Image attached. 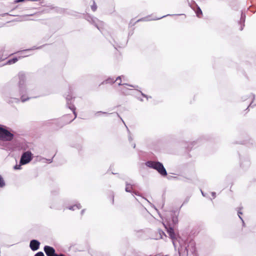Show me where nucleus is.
I'll use <instances>...</instances> for the list:
<instances>
[{
    "instance_id": "21",
    "label": "nucleus",
    "mask_w": 256,
    "mask_h": 256,
    "mask_svg": "<svg viewBox=\"0 0 256 256\" xmlns=\"http://www.w3.org/2000/svg\"><path fill=\"white\" fill-rule=\"evenodd\" d=\"M251 95L252 96V101L250 103V104H249V106H248L247 108H248L250 107H252V102H254V98H255V95L254 94H251Z\"/></svg>"
},
{
    "instance_id": "13",
    "label": "nucleus",
    "mask_w": 256,
    "mask_h": 256,
    "mask_svg": "<svg viewBox=\"0 0 256 256\" xmlns=\"http://www.w3.org/2000/svg\"><path fill=\"white\" fill-rule=\"evenodd\" d=\"M246 20V15L242 12H241V17L240 20V30H242L244 28V22Z\"/></svg>"
},
{
    "instance_id": "11",
    "label": "nucleus",
    "mask_w": 256,
    "mask_h": 256,
    "mask_svg": "<svg viewBox=\"0 0 256 256\" xmlns=\"http://www.w3.org/2000/svg\"><path fill=\"white\" fill-rule=\"evenodd\" d=\"M44 250L46 256H52L56 253L55 249L49 246H45L44 248Z\"/></svg>"
},
{
    "instance_id": "43",
    "label": "nucleus",
    "mask_w": 256,
    "mask_h": 256,
    "mask_svg": "<svg viewBox=\"0 0 256 256\" xmlns=\"http://www.w3.org/2000/svg\"><path fill=\"white\" fill-rule=\"evenodd\" d=\"M140 101H142V100H143L142 98L140 99Z\"/></svg>"
},
{
    "instance_id": "23",
    "label": "nucleus",
    "mask_w": 256,
    "mask_h": 256,
    "mask_svg": "<svg viewBox=\"0 0 256 256\" xmlns=\"http://www.w3.org/2000/svg\"><path fill=\"white\" fill-rule=\"evenodd\" d=\"M91 8L93 12H94L96 10L97 8V6L94 2V4L92 6Z\"/></svg>"
},
{
    "instance_id": "41",
    "label": "nucleus",
    "mask_w": 256,
    "mask_h": 256,
    "mask_svg": "<svg viewBox=\"0 0 256 256\" xmlns=\"http://www.w3.org/2000/svg\"><path fill=\"white\" fill-rule=\"evenodd\" d=\"M160 232H162L163 234H164V232L160 230Z\"/></svg>"
},
{
    "instance_id": "1",
    "label": "nucleus",
    "mask_w": 256,
    "mask_h": 256,
    "mask_svg": "<svg viewBox=\"0 0 256 256\" xmlns=\"http://www.w3.org/2000/svg\"><path fill=\"white\" fill-rule=\"evenodd\" d=\"M18 85L10 89V98L16 100H18L16 97L20 96L21 101L24 102L32 97L27 96L25 98V96L28 93V88L26 85V76L25 74L22 72H20L18 73ZM36 97L34 96L33 98Z\"/></svg>"
},
{
    "instance_id": "6",
    "label": "nucleus",
    "mask_w": 256,
    "mask_h": 256,
    "mask_svg": "<svg viewBox=\"0 0 256 256\" xmlns=\"http://www.w3.org/2000/svg\"><path fill=\"white\" fill-rule=\"evenodd\" d=\"M85 18L90 23L94 25L101 32L102 27L104 26V22L98 20L97 18L93 17L89 14L85 16Z\"/></svg>"
},
{
    "instance_id": "22",
    "label": "nucleus",
    "mask_w": 256,
    "mask_h": 256,
    "mask_svg": "<svg viewBox=\"0 0 256 256\" xmlns=\"http://www.w3.org/2000/svg\"><path fill=\"white\" fill-rule=\"evenodd\" d=\"M22 164H21L20 163L19 164H16L14 166V170H20L22 168L21 166Z\"/></svg>"
},
{
    "instance_id": "28",
    "label": "nucleus",
    "mask_w": 256,
    "mask_h": 256,
    "mask_svg": "<svg viewBox=\"0 0 256 256\" xmlns=\"http://www.w3.org/2000/svg\"><path fill=\"white\" fill-rule=\"evenodd\" d=\"M24 0H14V2L15 4H16V3H18V2H23Z\"/></svg>"
},
{
    "instance_id": "19",
    "label": "nucleus",
    "mask_w": 256,
    "mask_h": 256,
    "mask_svg": "<svg viewBox=\"0 0 256 256\" xmlns=\"http://www.w3.org/2000/svg\"><path fill=\"white\" fill-rule=\"evenodd\" d=\"M6 182L2 178V176L0 174V188H3L5 186Z\"/></svg>"
},
{
    "instance_id": "18",
    "label": "nucleus",
    "mask_w": 256,
    "mask_h": 256,
    "mask_svg": "<svg viewBox=\"0 0 256 256\" xmlns=\"http://www.w3.org/2000/svg\"><path fill=\"white\" fill-rule=\"evenodd\" d=\"M116 82V80H114V78H108L106 80L102 82V84H113Z\"/></svg>"
},
{
    "instance_id": "8",
    "label": "nucleus",
    "mask_w": 256,
    "mask_h": 256,
    "mask_svg": "<svg viewBox=\"0 0 256 256\" xmlns=\"http://www.w3.org/2000/svg\"><path fill=\"white\" fill-rule=\"evenodd\" d=\"M40 242L37 240H32L30 242V248L32 251L35 252L40 248Z\"/></svg>"
},
{
    "instance_id": "29",
    "label": "nucleus",
    "mask_w": 256,
    "mask_h": 256,
    "mask_svg": "<svg viewBox=\"0 0 256 256\" xmlns=\"http://www.w3.org/2000/svg\"><path fill=\"white\" fill-rule=\"evenodd\" d=\"M132 193L133 194H134L136 196H140V194H139L138 192L132 191Z\"/></svg>"
},
{
    "instance_id": "4",
    "label": "nucleus",
    "mask_w": 256,
    "mask_h": 256,
    "mask_svg": "<svg viewBox=\"0 0 256 256\" xmlns=\"http://www.w3.org/2000/svg\"><path fill=\"white\" fill-rule=\"evenodd\" d=\"M10 128L0 124V140L10 142L14 138V134L10 130Z\"/></svg>"
},
{
    "instance_id": "24",
    "label": "nucleus",
    "mask_w": 256,
    "mask_h": 256,
    "mask_svg": "<svg viewBox=\"0 0 256 256\" xmlns=\"http://www.w3.org/2000/svg\"><path fill=\"white\" fill-rule=\"evenodd\" d=\"M34 256H44V254L42 252H36Z\"/></svg>"
},
{
    "instance_id": "3",
    "label": "nucleus",
    "mask_w": 256,
    "mask_h": 256,
    "mask_svg": "<svg viewBox=\"0 0 256 256\" xmlns=\"http://www.w3.org/2000/svg\"><path fill=\"white\" fill-rule=\"evenodd\" d=\"M146 166L156 170L162 176L166 177L168 175L167 171L162 163L158 161L148 160L145 162Z\"/></svg>"
},
{
    "instance_id": "17",
    "label": "nucleus",
    "mask_w": 256,
    "mask_h": 256,
    "mask_svg": "<svg viewBox=\"0 0 256 256\" xmlns=\"http://www.w3.org/2000/svg\"><path fill=\"white\" fill-rule=\"evenodd\" d=\"M81 208H82V206H81L80 204L78 203V204H74L73 206H69L67 208L70 210H74L76 208L79 210Z\"/></svg>"
},
{
    "instance_id": "9",
    "label": "nucleus",
    "mask_w": 256,
    "mask_h": 256,
    "mask_svg": "<svg viewBox=\"0 0 256 256\" xmlns=\"http://www.w3.org/2000/svg\"><path fill=\"white\" fill-rule=\"evenodd\" d=\"M174 14H166V15L160 17H154V18H150V16H149L146 17H144V18H143L138 20H137V22H140V21H150V20H160L163 18L166 17L167 16H174ZM175 15L176 16H180V15H184V14H175Z\"/></svg>"
},
{
    "instance_id": "7",
    "label": "nucleus",
    "mask_w": 256,
    "mask_h": 256,
    "mask_svg": "<svg viewBox=\"0 0 256 256\" xmlns=\"http://www.w3.org/2000/svg\"><path fill=\"white\" fill-rule=\"evenodd\" d=\"M32 159V154L30 151L24 152L21 156L20 162L21 164H26Z\"/></svg>"
},
{
    "instance_id": "14",
    "label": "nucleus",
    "mask_w": 256,
    "mask_h": 256,
    "mask_svg": "<svg viewBox=\"0 0 256 256\" xmlns=\"http://www.w3.org/2000/svg\"><path fill=\"white\" fill-rule=\"evenodd\" d=\"M122 76H118L116 79L115 80H116V81L117 80H120V82L118 83V86H124V85H126V86H130V87H132L133 88H134L136 90V88H138V86H136V85H130V84H122L121 82V78H122Z\"/></svg>"
},
{
    "instance_id": "36",
    "label": "nucleus",
    "mask_w": 256,
    "mask_h": 256,
    "mask_svg": "<svg viewBox=\"0 0 256 256\" xmlns=\"http://www.w3.org/2000/svg\"><path fill=\"white\" fill-rule=\"evenodd\" d=\"M84 212H85V210L84 209H83L81 210V212H80V214L82 215L84 214Z\"/></svg>"
},
{
    "instance_id": "37",
    "label": "nucleus",
    "mask_w": 256,
    "mask_h": 256,
    "mask_svg": "<svg viewBox=\"0 0 256 256\" xmlns=\"http://www.w3.org/2000/svg\"><path fill=\"white\" fill-rule=\"evenodd\" d=\"M128 140L130 141H132V136H128Z\"/></svg>"
},
{
    "instance_id": "2",
    "label": "nucleus",
    "mask_w": 256,
    "mask_h": 256,
    "mask_svg": "<svg viewBox=\"0 0 256 256\" xmlns=\"http://www.w3.org/2000/svg\"><path fill=\"white\" fill-rule=\"evenodd\" d=\"M178 213L176 212H172L170 216H167L163 224L166 229L170 238L174 241L176 239L174 228L178 223Z\"/></svg>"
},
{
    "instance_id": "35",
    "label": "nucleus",
    "mask_w": 256,
    "mask_h": 256,
    "mask_svg": "<svg viewBox=\"0 0 256 256\" xmlns=\"http://www.w3.org/2000/svg\"><path fill=\"white\" fill-rule=\"evenodd\" d=\"M16 80V78H14L12 80L10 81V83H12V82H14Z\"/></svg>"
},
{
    "instance_id": "10",
    "label": "nucleus",
    "mask_w": 256,
    "mask_h": 256,
    "mask_svg": "<svg viewBox=\"0 0 256 256\" xmlns=\"http://www.w3.org/2000/svg\"><path fill=\"white\" fill-rule=\"evenodd\" d=\"M250 162L248 158H240V166L244 170L247 169L250 166Z\"/></svg>"
},
{
    "instance_id": "40",
    "label": "nucleus",
    "mask_w": 256,
    "mask_h": 256,
    "mask_svg": "<svg viewBox=\"0 0 256 256\" xmlns=\"http://www.w3.org/2000/svg\"><path fill=\"white\" fill-rule=\"evenodd\" d=\"M59 256H65L64 254H60Z\"/></svg>"
},
{
    "instance_id": "46",
    "label": "nucleus",
    "mask_w": 256,
    "mask_h": 256,
    "mask_svg": "<svg viewBox=\"0 0 256 256\" xmlns=\"http://www.w3.org/2000/svg\"><path fill=\"white\" fill-rule=\"evenodd\" d=\"M150 256H151V255H150Z\"/></svg>"
},
{
    "instance_id": "42",
    "label": "nucleus",
    "mask_w": 256,
    "mask_h": 256,
    "mask_svg": "<svg viewBox=\"0 0 256 256\" xmlns=\"http://www.w3.org/2000/svg\"><path fill=\"white\" fill-rule=\"evenodd\" d=\"M126 128H127L128 131V132H129V130L128 129V127H127V126H126Z\"/></svg>"
},
{
    "instance_id": "45",
    "label": "nucleus",
    "mask_w": 256,
    "mask_h": 256,
    "mask_svg": "<svg viewBox=\"0 0 256 256\" xmlns=\"http://www.w3.org/2000/svg\"><path fill=\"white\" fill-rule=\"evenodd\" d=\"M142 230H138V232H141ZM138 232V231H137Z\"/></svg>"
},
{
    "instance_id": "39",
    "label": "nucleus",
    "mask_w": 256,
    "mask_h": 256,
    "mask_svg": "<svg viewBox=\"0 0 256 256\" xmlns=\"http://www.w3.org/2000/svg\"><path fill=\"white\" fill-rule=\"evenodd\" d=\"M132 146L134 148H135V147H136V144H133Z\"/></svg>"
},
{
    "instance_id": "12",
    "label": "nucleus",
    "mask_w": 256,
    "mask_h": 256,
    "mask_svg": "<svg viewBox=\"0 0 256 256\" xmlns=\"http://www.w3.org/2000/svg\"><path fill=\"white\" fill-rule=\"evenodd\" d=\"M194 4H195V6H196V9L194 10V7L192 6V5L190 6V7L194 10L196 14V16L198 18H200L202 14V10L200 9V6H198L197 5V4L194 2Z\"/></svg>"
},
{
    "instance_id": "33",
    "label": "nucleus",
    "mask_w": 256,
    "mask_h": 256,
    "mask_svg": "<svg viewBox=\"0 0 256 256\" xmlns=\"http://www.w3.org/2000/svg\"><path fill=\"white\" fill-rule=\"evenodd\" d=\"M70 116V114L66 115L63 117V119H66V118H69Z\"/></svg>"
},
{
    "instance_id": "34",
    "label": "nucleus",
    "mask_w": 256,
    "mask_h": 256,
    "mask_svg": "<svg viewBox=\"0 0 256 256\" xmlns=\"http://www.w3.org/2000/svg\"><path fill=\"white\" fill-rule=\"evenodd\" d=\"M200 191H201V193H202V196H204V197L206 196V194L204 193V192L203 191H202V190H200Z\"/></svg>"
},
{
    "instance_id": "31",
    "label": "nucleus",
    "mask_w": 256,
    "mask_h": 256,
    "mask_svg": "<svg viewBox=\"0 0 256 256\" xmlns=\"http://www.w3.org/2000/svg\"><path fill=\"white\" fill-rule=\"evenodd\" d=\"M212 195L214 198L216 197V193L215 192H212Z\"/></svg>"
},
{
    "instance_id": "27",
    "label": "nucleus",
    "mask_w": 256,
    "mask_h": 256,
    "mask_svg": "<svg viewBox=\"0 0 256 256\" xmlns=\"http://www.w3.org/2000/svg\"><path fill=\"white\" fill-rule=\"evenodd\" d=\"M138 91L140 92L141 95H142V96H144V98H146V99H147V100H148V98H149V97H148L147 95H146V94H144V93H143L142 92H141L140 90H138Z\"/></svg>"
},
{
    "instance_id": "26",
    "label": "nucleus",
    "mask_w": 256,
    "mask_h": 256,
    "mask_svg": "<svg viewBox=\"0 0 256 256\" xmlns=\"http://www.w3.org/2000/svg\"><path fill=\"white\" fill-rule=\"evenodd\" d=\"M108 114L106 112H103L102 111L98 112L95 114L96 116H98L99 114Z\"/></svg>"
},
{
    "instance_id": "25",
    "label": "nucleus",
    "mask_w": 256,
    "mask_h": 256,
    "mask_svg": "<svg viewBox=\"0 0 256 256\" xmlns=\"http://www.w3.org/2000/svg\"><path fill=\"white\" fill-rule=\"evenodd\" d=\"M42 46H39V47H36V46H33L31 48L24 50V51L31 50H36V49H39V48H42Z\"/></svg>"
},
{
    "instance_id": "16",
    "label": "nucleus",
    "mask_w": 256,
    "mask_h": 256,
    "mask_svg": "<svg viewBox=\"0 0 256 256\" xmlns=\"http://www.w3.org/2000/svg\"><path fill=\"white\" fill-rule=\"evenodd\" d=\"M132 190H133V185L128 183V182H126V188L125 190L128 192H132Z\"/></svg>"
},
{
    "instance_id": "30",
    "label": "nucleus",
    "mask_w": 256,
    "mask_h": 256,
    "mask_svg": "<svg viewBox=\"0 0 256 256\" xmlns=\"http://www.w3.org/2000/svg\"><path fill=\"white\" fill-rule=\"evenodd\" d=\"M189 198H187L184 200V202L183 204H184L187 203V202H188V200H189Z\"/></svg>"
},
{
    "instance_id": "15",
    "label": "nucleus",
    "mask_w": 256,
    "mask_h": 256,
    "mask_svg": "<svg viewBox=\"0 0 256 256\" xmlns=\"http://www.w3.org/2000/svg\"><path fill=\"white\" fill-rule=\"evenodd\" d=\"M18 60V58L16 57H14L12 58H10L8 60L6 63L1 64H0V67L2 66L6 65V64H13L16 63Z\"/></svg>"
},
{
    "instance_id": "20",
    "label": "nucleus",
    "mask_w": 256,
    "mask_h": 256,
    "mask_svg": "<svg viewBox=\"0 0 256 256\" xmlns=\"http://www.w3.org/2000/svg\"><path fill=\"white\" fill-rule=\"evenodd\" d=\"M238 217L242 221V226H244V221L242 219V218L240 216V214H242V212L240 211H238Z\"/></svg>"
},
{
    "instance_id": "32",
    "label": "nucleus",
    "mask_w": 256,
    "mask_h": 256,
    "mask_svg": "<svg viewBox=\"0 0 256 256\" xmlns=\"http://www.w3.org/2000/svg\"><path fill=\"white\" fill-rule=\"evenodd\" d=\"M46 160L48 161V163H52V158L50 159H46Z\"/></svg>"
},
{
    "instance_id": "44",
    "label": "nucleus",
    "mask_w": 256,
    "mask_h": 256,
    "mask_svg": "<svg viewBox=\"0 0 256 256\" xmlns=\"http://www.w3.org/2000/svg\"><path fill=\"white\" fill-rule=\"evenodd\" d=\"M164 206V204L163 203V204H162V207H163V206Z\"/></svg>"
},
{
    "instance_id": "38",
    "label": "nucleus",
    "mask_w": 256,
    "mask_h": 256,
    "mask_svg": "<svg viewBox=\"0 0 256 256\" xmlns=\"http://www.w3.org/2000/svg\"><path fill=\"white\" fill-rule=\"evenodd\" d=\"M52 256H59V255H58V254H56H56H53V255H52Z\"/></svg>"
},
{
    "instance_id": "5",
    "label": "nucleus",
    "mask_w": 256,
    "mask_h": 256,
    "mask_svg": "<svg viewBox=\"0 0 256 256\" xmlns=\"http://www.w3.org/2000/svg\"><path fill=\"white\" fill-rule=\"evenodd\" d=\"M74 97H72V92L69 89V92H68V94L66 96V106L70 108V110H72L74 114V118L73 119H72L70 120L68 122H66V124H69L72 121H73L77 116V114L76 112V108L74 106V105L72 104V100L73 98H74Z\"/></svg>"
}]
</instances>
